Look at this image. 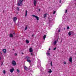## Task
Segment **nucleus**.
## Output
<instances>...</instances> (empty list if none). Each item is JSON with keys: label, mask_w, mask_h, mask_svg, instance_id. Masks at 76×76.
I'll return each mask as SVG.
<instances>
[{"label": "nucleus", "mask_w": 76, "mask_h": 76, "mask_svg": "<svg viewBox=\"0 0 76 76\" xmlns=\"http://www.w3.org/2000/svg\"><path fill=\"white\" fill-rule=\"evenodd\" d=\"M27 61H28V62H29V63H31V61L29 59H27Z\"/></svg>", "instance_id": "obj_17"}, {"label": "nucleus", "mask_w": 76, "mask_h": 76, "mask_svg": "<svg viewBox=\"0 0 76 76\" xmlns=\"http://www.w3.org/2000/svg\"><path fill=\"white\" fill-rule=\"evenodd\" d=\"M67 10L65 11V13H67Z\"/></svg>", "instance_id": "obj_38"}, {"label": "nucleus", "mask_w": 76, "mask_h": 76, "mask_svg": "<svg viewBox=\"0 0 76 76\" xmlns=\"http://www.w3.org/2000/svg\"><path fill=\"white\" fill-rule=\"evenodd\" d=\"M32 16H33V17H35V18L36 16L35 15H32Z\"/></svg>", "instance_id": "obj_29"}, {"label": "nucleus", "mask_w": 76, "mask_h": 76, "mask_svg": "<svg viewBox=\"0 0 76 76\" xmlns=\"http://www.w3.org/2000/svg\"><path fill=\"white\" fill-rule=\"evenodd\" d=\"M35 18L37 20H39V17H38L36 16Z\"/></svg>", "instance_id": "obj_16"}, {"label": "nucleus", "mask_w": 76, "mask_h": 76, "mask_svg": "<svg viewBox=\"0 0 76 76\" xmlns=\"http://www.w3.org/2000/svg\"><path fill=\"white\" fill-rule=\"evenodd\" d=\"M58 32H60V29H59V30H58Z\"/></svg>", "instance_id": "obj_36"}, {"label": "nucleus", "mask_w": 76, "mask_h": 76, "mask_svg": "<svg viewBox=\"0 0 76 76\" xmlns=\"http://www.w3.org/2000/svg\"><path fill=\"white\" fill-rule=\"evenodd\" d=\"M17 10H18V11H19V8L18 7H17Z\"/></svg>", "instance_id": "obj_25"}, {"label": "nucleus", "mask_w": 76, "mask_h": 76, "mask_svg": "<svg viewBox=\"0 0 76 76\" xmlns=\"http://www.w3.org/2000/svg\"><path fill=\"white\" fill-rule=\"evenodd\" d=\"M58 38L57 39V41H58Z\"/></svg>", "instance_id": "obj_43"}, {"label": "nucleus", "mask_w": 76, "mask_h": 76, "mask_svg": "<svg viewBox=\"0 0 76 76\" xmlns=\"http://www.w3.org/2000/svg\"><path fill=\"white\" fill-rule=\"evenodd\" d=\"M37 0H34V6H37V5H36V4H37Z\"/></svg>", "instance_id": "obj_4"}, {"label": "nucleus", "mask_w": 76, "mask_h": 76, "mask_svg": "<svg viewBox=\"0 0 76 76\" xmlns=\"http://www.w3.org/2000/svg\"><path fill=\"white\" fill-rule=\"evenodd\" d=\"M67 29H69V26H68L67 27Z\"/></svg>", "instance_id": "obj_34"}, {"label": "nucleus", "mask_w": 76, "mask_h": 76, "mask_svg": "<svg viewBox=\"0 0 76 76\" xmlns=\"http://www.w3.org/2000/svg\"><path fill=\"white\" fill-rule=\"evenodd\" d=\"M3 13H4V10H3Z\"/></svg>", "instance_id": "obj_40"}, {"label": "nucleus", "mask_w": 76, "mask_h": 76, "mask_svg": "<svg viewBox=\"0 0 76 76\" xmlns=\"http://www.w3.org/2000/svg\"><path fill=\"white\" fill-rule=\"evenodd\" d=\"M24 0H19L18 2V3L17 4V5L18 6H22V3H23V1Z\"/></svg>", "instance_id": "obj_1"}, {"label": "nucleus", "mask_w": 76, "mask_h": 76, "mask_svg": "<svg viewBox=\"0 0 76 76\" xmlns=\"http://www.w3.org/2000/svg\"><path fill=\"white\" fill-rule=\"evenodd\" d=\"M48 15V14L47 13L45 14L44 15V18H46V17H47V15Z\"/></svg>", "instance_id": "obj_15"}, {"label": "nucleus", "mask_w": 76, "mask_h": 76, "mask_svg": "<svg viewBox=\"0 0 76 76\" xmlns=\"http://www.w3.org/2000/svg\"><path fill=\"white\" fill-rule=\"evenodd\" d=\"M3 64V63H2V64H1V66H2V64Z\"/></svg>", "instance_id": "obj_47"}, {"label": "nucleus", "mask_w": 76, "mask_h": 76, "mask_svg": "<svg viewBox=\"0 0 76 76\" xmlns=\"http://www.w3.org/2000/svg\"><path fill=\"white\" fill-rule=\"evenodd\" d=\"M17 14H18V12H17Z\"/></svg>", "instance_id": "obj_48"}, {"label": "nucleus", "mask_w": 76, "mask_h": 76, "mask_svg": "<svg viewBox=\"0 0 76 76\" xmlns=\"http://www.w3.org/2000/svg\"><path fill=\"white\" fill-rule=\"evenodd\" d=\"M27 28H28V27H27V26H26V27H25V30H26V29H27Z\"/></svg>", "instance_id": "obj_27"}, {"label": "nucleus", "mask_w": 76, "mask_h": 76, "mask_svg": "<svg viewBox=\"0 0 76 76\" xmlns=\"http://www.w3.org/2000/svg\"><path fill=\"white\" fill-rule=\"evenodd\" d=\"M1 54H2V53H1Z\"/></svg>", "instance_id": "obj_50"}, {"label": "nucleus", "mask_w": 76, "mask_h": 76, "mask_svg": "<svg viewBox=\"0 0 76 76\" xmlns=\"http://www.w3.org/2000/svg\"><path fill=\"white\" fill-rule=\"evenodd\" d=\"M3 73H4V74H5V73H6V71L4 70L3 71Z\"/></svg>", "instance_id": "obj_26"}, {"label": "nucleus", "mask_w": 76, "mask_h": 76, "mask_svg": "<svg viewBox=\"0 0 76 76\" xmlns=\"http://www.w3.org/2000/svg\"><path fill=\"white\" fill-rule=\"evenodd\" d=\"M69 61L70 62L72 63V58L70 57L69 59Z\"/></svg>", "instance_id": "obj_8"}, {"label": "nucleus", "mask_w": 76, "mask_h": 76, "mask_svg": "<svg viewBox=\"0 0 76 76\" xmlns=\"http://www.w3.org/2000/svg\"><path fill=\"white\" fill-rule=\"evenodd\" d=\"M31 55H32L33 54V53H31Z\"/></svg>", "instance_id": "obj_41"}, {"label": "nucleus", "mask_w": 76, "mask_h": 76, "mask_svg": "<svg viewBox=\"0 0 76 76\" xmlns=\"http://www.w3.org/2000/svg\"><path fill=\"white\" fill-rule=\"evenodd\" d=\"M30 53H32L33 52V49L32 48H30L29 49Z\"/></svg>", "instance_id": "obj_5"}, {"label": "nucleus", "mask_w": 76, "mask_h": 76, "mask_svg": "<svg viewBox=\"0 0 76 76\" xmlns=\"http://www.w3.org/2000/svg\"><path fill=\"white\" fill-rule=\"evenodd\" d=\"M13 71H14V68H12V69H10V72H11V73H12V72H13Z\"/></svg>", "instance_id": "obj_11"}, {"label": "nucleus", "mask_w": 76, "mask_h": 76, "mask_svg": "<svg viewBox=\"0 0 76 76\" xmlns=\"http://www.w3.org/2000/svg\"><path fill=\"white\" fill-rule=\"evenodd\" d=\"M59 3H61V0H60Z\"/></svg>", "instance_id": "obj_31"}, {"label": "nucleus", "mask_w": 76, "mask_h": 76, "mask_svg": "<svg viewBox=\"0 0 76 76\" xmlns=\"http://www.w3.org/2000/svg\"><path fill=\"white\" fill-rule=\"evenodd\" d=\"M13 51H15V49H13Z\"/></svg>", "instance_id": "obj_44"}, {"label": "nucleus", "mask_w": 76, "mask_h": 76, "mask_svg": "<svg viewBox=\"0 0 76 76\" xmlns=\"http://www.w3.org/2000/svg\"><path fill=\"white\" fill-rule=\"evenodd\" d=\"M17 72L18 73H19V72H20V71H19V69H18L17 70Z\"/></svg>", "instance_id": "obj_21"}, {"label": "nucleus", "mask_w": 76, "mask_h": 76, "mask_svg": "<svg viewBox=\"0 0 76 76\" xmlns=\"http://www.w3.org/2000/svg\"><path fill=\"white\" fill-rule=\"evenodd\" d=\"M72 31H69L68 33V35L69 36H70V35H72Z\"/></svg>", "instance_id": "obj_9"}, {"label": "nucleus", "mask_w": 76, "mask_h": 76, "mask_svg": "<svg viewBox=\"0 0 76 76\" xmlns=\"http://www.w3.org/2000/svg\"><path fill=\"white\" fill-rule=\"evenodd\" d=\"M10 38H13V35L12 34H10Z\"/></svg>", "instance_id": "obj_10"}, {"label": "nucleus", "mask_w": 76, "mask_h": 76, "mask_svg": "<svg viewBox=\"0 0 76 76\" xmlns=\"http://www.w3.org/2000/svg\"><path fill=\"white\" fill-rule=\"evenodd\" d=\"M27 14H28V11H27V10H26V14L25 15V16H26H26H27Z\"/></svg>", "instance_id": "obj_14"}, {"label": "nucleus", "mask_w": 76, "mask_h": 76, "mask_svg": "<svg viewBox=\"0 0 76 76\" xmlns=\"http://www.w3.org/2000/svg\"><path fill=\"white\" fill-rule=\"evenodd\" d=\"M24 69H25V70H28V68H27V67H26V66H25L24 67Z\"/></svg>", "instance_id": "obj_12"}, {"label": "nucleus", "mask_w": 76, "mask_h": 76, "mask_svg": "<svg viewBox=\"0 0 76 76\" xmlns=\"http://www.w3.org/2000/svg\"><path fill=\"white\" fill-rule=\"evenodd\" d=\"M23 54V53H22V54Z\"/></svg>", "instance_id": "obj_49"}, {"label": "nucleus", "mask_w": 76, "mask_h": 76, "mask_svg": "<svg viewBox=\"0 0 76 76\" xmlns=\"http://www.w3.org/2000/svg\"><path fill=\"white\" fill-rule=\"evenodd\" d=\"M26 58H27V60H30L31 59V57L28 56H26Z\"/></svg>", "instance_id": "obj_13"}, {"label": "nucleus", "mask_w": 76, "mask_h": 76, "mask_svg": "<svg viewBox=\"0 0 76 76\" xmlns=\"http://www.w3.org/2000/svg\"><path fill=\"white\" fill-rule=\"evenodd\" d=\"M12 64L13 66H16V61H12Z\"/></svg>", "instance_id": "obj_3"}, {"label": "nucleus", "mask_w": 76, "mask_h": 76, "mask_svg": "<svg viewBox=\"0 0 76 76\" xmlns=\"http://www.w3.org/2000/svg\"><path fill=\"white\" fill-rule=\"evenodd\" d=\"M15 56H17V53H15Z\"/></svg>", "instance_id": "obj_32"}, {"label": "nucleus", "mask_w": 76, "mask_h": 76, "mask_svg": "<svg viewBox=\"0 0 76 76\" xmlns=\"http://www.w3.org/2000/svg\"><path fill=\"white\" fill-rule=\"evenodd\" d=\"M64 29H65V28H64Z\"/></svg>", "instance_id": "obj_52"}, {"label": "nucleus", "mask_w": 76, "mask_h": 76, "mask_svg": "<svg viewBox=\"0 0 76 76\" xmlns=\"http://www.w3.org/2000/svg\"><path fill=\"white\" fill-rule=\"evenodd\" d=\"M17 20V18L16 17H14L13 18V21L14 22H15Z\"/></svg>", "instance_id": "obj_6"}, {"label": "nucleus", "mask_w": 76, "mask_h": 76, "mask_svg": "<svg viewBox=\"0 0 76 76\" xmlns=\"http://www.w3.org/2000/svg\"><path fill=\"white\" fill-rule=\"evenodd\" d=\"M15 32L13 33V35H15Z\"/></svg>", "instance_id": "obj_39"}, {"label": "nucleus", "mask_w": 76, "mask_h": 76, "mask_svg": "<svg viewBox=\"0 0 76 76\" xmlns=\"http://www.w3.org/2000/svg\"><path fill=\"white\" fill-rule=\"evenodd\" d=\"M50 65H51V66H53V62H52V61H51Z\"/></svg>", "instance_id": "obj_23"}, {"label": "nucleus", "mask_w": 76, "mask_h": 76, "mask_svg": "<svg viewBox=\"0 0 76 76\" xmlns=\"http://www.w3.org/2000/svg\"><path fill=\"white\" fill-rule=\"evenodd\" d=\"M56 50V48H55L53 49V50Z\"/></svg>", "instance_id": "obj_33"}, {"label": "nucleus", "mask_w": 76, "mask_h": 76, "mask_svg": "<svg viewBox=\"0 0 76 76\" xmlns=\"http://www.w3.org/2000/svg\"><path fill=\"white\" fill-rule=\"evenodd\" d=\"M39 12H40L41 11V10L40 9H39Z\"/></svg>", "instance_id": "obj_37"}, {"label": "nucleus", "mask_w": 76, "mask_h": 76, "mask_svg": "<svg viewBox=\"0 0 76 76\" xmlns=\"http://www.w3.org/2000/svg\"><path fill=\"white\" fill-rule=\"evenodd\" d=\"M34 37V34H33L32 35V37Z\"/></svg>", "instance_id": "obj_35"}, {"label": "nucleus", "mask_w": 76, "mask_h": 76, "mask_svg": "<svg viewBox=\"0 0 76 76\" xmlns=\"http://www.w3.org/2000/svg\"><path fill=\"white\" fill-rule=\"evenodd\" d=\"M64 64H66V61H64Z\"/></svg>", "instance_id": "obj_30"}, {"label": "nucleus", "mask_w": 76, "mask_h": 76, "mask_svg": "<svg viewBox=\"0 0 76 76\" xmlns=\"http://www.w3.org/2000/svg\"><path fill=\"white\" fill-rule=\"evenodd\" d=\"M41 62V61L40 60H39L38 61V65H37V67H39L40 69H42V67H41V64H40V63Z\"/></svg>", "instance_id": "obj_2"}, {"label": "nucleus", "mask_w": 76, "mask_h": 76, "mask_svg": "<svg viewBox=\"0 0 76 76\" xmlns=\"http://www.w3.org/2000/svg\"><path fill=\"white\" fill-rule=\"evenodd\" d=\"M56 43H57V40H56L54 42V44L55 45H56Z\"/></svg>", "instance_id": "obj_22"}, {"label": "nucleus", "mask_w": 76, "mask_h": 76, "mask_svg": "<svg viewBox=\"0 0 76 76\" xmlns=\"http://www.w3.org/2000/svg\"><path fill=\"white\" fill-rule=\"evenodd\" d=\"M46 37H47V35H44V36H43V39L44 40H45V38H46Z\"/></svg>", "instance_id": "obj_18"}, {"label": "nucleus", "mask_w": 76, "mask_h": 76, "mask_svg": "<svg viewBox=\"0 0 76 76\" xmlns=\"http://www.w3.org/2000/svg\"><path fill=\"white\" fill-rule=\"evenodd\" d=\"M2 51L4 54H6V49H3Z\"/></svg>", "instance_id": "obj_7"}, {"label": "nucleus", "mask_w": 76, "mask_h": 76, "mask_svg": "<svg viewBox=\"0 0 76 76\" xmlns=\"http://www.w3.org/2000/svg\"><path fill=\"white\" fill-rule=\"evenodd\" d=\"M1 57H0V60H1Z\"/></svg>", "instance_id": "obj_42"}, {"label": "nucleus", "mask_w": 76, "mask_h": 76, "mask_svg": "<svg viewBox=\"0 0 76 76\" xmlns=\"http://www.w3.org/2000/svg\"><path fill=\"white\" fill-rule=\"evenodd\" d=\"M49 51H48V52Z\"/></svg>", "instance_id": "obj_51"}, {"label": "nucleus", "mask_w": 76, "mask_h": 76, "mask_svg": "<svg viewBox=\"0 0 76 76\" xmlns=\"http://www.w3.org/2000/svg\"><path fill=\"white\" fill-rule=\"evenodd\" d=\"M50 71H48V73H51V72H52V71H51V69H50Z\"/></svg>", "instance_id": "obj_20"}, {"label": "nucleus", "mask_w": 76, "mask_h": 76, "mask_svg": "<svg viewBox=\"0 0 76 76\" xmlns=\"http://www.w3.org/2000/svg\"><path fill=\"white\" fill-rule=\"evenodd\" d=\"M47 55H48V56H49V55H50V53H46Z\"/></svg>", "instance_id": "obj_24"}, {"label": "nucleus", "mask_w": 76, "mask_h": 76, "mask_svg": "<svg viewBox=\"0 0 76 76\" xmlns=\"http://www.w3.org/2000/svg\"><path fill=\"white\" fill-rule=\"evenodd\" d=\"M50 50V48H49V50Z\"/></svg>", "instance_id": "obj_45"}, {"label": "nucleus", "mask_w": 76, "mask_h": 76, "mask_svg": "<svg viewBox=\"0 0 76 76\" xmlns=\"http://www.w3.org/2000/svg\"><path fill=\"white\" fill-rule=\"evenodd\" d=\"M52 20H49V21H51Z\"/></svg>", "instance_id": "obj_46"}, {"label": "nucleus", "mask_w": 76, "mask_h": 76, "mask_svg": "<svg viewBox=\"0 0 76 76\" xmlns=\"http://www.w3.org/2000/svg\"><path fill=\"white\" fill-rule=\"evenodd\" d=\"M26 43H27V44H28V43H29V41L28 40H26Z\"/></svg>", "instance_id": "obj_19"}, {"label": "nucleus", "mask_w": 76, "mask_h": 76, "mask_svg": "<svg viewBox=\"0 0 76 76\" xmlns=\"http://www.w3.org/2000/svg\"><path fill=\"white\" fill-rule=\"evenodd\" d=\"M56 11H53V14H55V13H56Z\"/></svg>", "instance_id": "obj_28"}]
</instances>
